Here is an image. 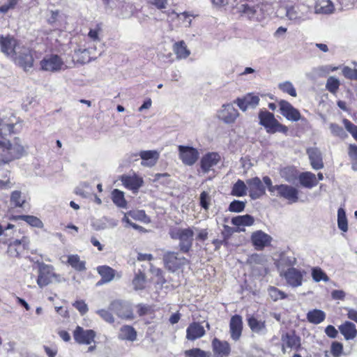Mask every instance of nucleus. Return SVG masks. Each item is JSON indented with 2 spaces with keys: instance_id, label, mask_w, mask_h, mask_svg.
Listing matches in <instances>:
<instances>
[{
  "instance_id": "nucleus-1",
  "label": "nucleus",
  "mask_w": 357,
  "mask_h": 357,
  "mask_svg": "<svg viewBox=\"0 0 357 357\" xmlns=\"http://www.w3.org/2000/svg\"><path fill=\"white\" fill-rule=\"evenodd\" d=\"M17 119L13 114L9 118L0 119V165L21 158L24 153V147L20 138L15 137L10 142L5 136L15 132Z\"/></svg>"
},
{
  "instance_id": "nucleus-2",
  "label": "nucleus",
  "mask_w": 357,
  "mask_h": 357,
  "mask_svg": "<svg viewBox=\"0 0 357 357\" xmlns=\"http://www.w3.org/2000/svg\"><path fill=\"white\" fill-rule=\"evenodd\" d=\"M36 264L38 269L36 282L40 288H43L52 282L61 283L66 281L64 278L54 272L53 266L39 261H37Z\"/></svg>"
},
{
  "instance_id": "nucleus-3",
  "label": "nucleus",
  "mask_w": 357,
  "mask_h": 357,
  "mask_svg": "<svg viewBox=\"0 0 357 357\" xmlns=\"http://www.w3.org/2000/svg\"><path fill=\"white\" fill-rule=\"evenodd\" d=\"M259 124L263 126L268 133L281 132L286 134L288 128L281 124L268 111H261L259 113Z\"/></svg>"
},
{
  "instance_id": "nucleus-4",
  "label": "nucleus",
  "mask_w": 357,
  "mask_h": 357,
  "mask_svg": "<svg viewBox=\"0 0 357 357\" xmlns=\"http://www.w3.org/2000/svg\"><path fill=\"white\" fill-rule=\"evenodd\" d=\"M169 235L173 239L179 240L181 251L188 252L192 245L194 232L190 228L173 229L169 231Z\"/></svg>"
},
{
  "instance_id": "nucleus-5",
  "label": "nucleus",
  "mask_w": 357,
  "mask_h": 357,
  "mask_svg": "<svg viewBox=\"0 0 357 357\" xmlns=\"http://www.w3.org/2000/svg\"><path fill=\"white\" fill-rule=\"evenodd\" d=\"M17 50V51L15 53V55L12 56L11 59L24 70H28L29 68H32L33 57L31 49L21 43L20 46Z\"/></svg>"
},
{
  "instance_id": "nucleus-6",
  "label": "nucleus",
  "mask_w": 357,
  "mask_h": 357,
  "mask_svg": "<svg viewBox=\"0 0 357 357\" xmlns=\"http://www.w3.org/2000/svg\"><path fill=\"white\" fill-rule=\"evenodd\" d=\"M165 267L170 272L174 273L188 263V260L181 257L178 252H167L163 255Z\"/></svg>"
},
{
  "instance_id": "nucleus-7",
  "label": "nucleus",
  "mask_w": 357,
  "mask_h": 357,
  "mask_svg": "<svg viewBox=\"0 0 357 357\" xmlns=\"http://www.w3.org/2000/svg\"><path fill=\"white\" fill-rule=\"evenodd\" d=\"M42 70L56 73L65 69L63 59L57 54L46 55L40 62Z\"/></svg>"
},
{
  "instance_id": "nucleus-8",
  "label": "nucleus",
  "mask_w": 357,
  "mask_h": 357,
  "mask_svg": "<svg viewBox=\"0 0 357 357\" xmlns=\"http://www.w3.org/2000/svg\"><path fill=\"white\" fill-rule=\"evenodd\" d=\"M298 193L299 190L296 188L290 185L280 184L278 185L274 196L283 198L289 204H294L298 202Z\"/></svg>"
},
{
  "instance_id": "nucleus-9",
  "label": "nucleus",
  "mask_w": 357,
  "mask_h": 357,
  "mask_svg": "<svg viewBox=\"0 0 357 357\" xmlns=\"http://www.w3.org/2000/svg\"><path fill=\"white\" fill-rule=\"evenodd\" d=\"M305 274V271L291 267L287 268L280 275L285 278L288 285L295 288L302 285Z\"/></svg>"
},
{
  "instance_id": "nucleus-10",
  "label": "nucleus",
  "mask_w": 357,
  "mask_h": 357,
  "mask_svg": "<svg viewBox=\"0 0 357 357\" xmlns=\"http://www.w3.org/2000/svg\"><path fill=\"white\" fill-rule=\"evenodd\" d=\"M178 150L179 158L185 165H193L199 158L198 151L192 146L179 145Z\"/></svg>"
},
{
  "instance_id": "nucleus-11",
  "label": "nucleus",
  "mask_w": 357,
  "mask_h": 357,
  "mask_svg": "<svg viewBox=\"0 0 357 357\" xmlns=\"http://www.w3.org/2000/svg\"><path fill=\"white\" fill-rule=\"evenodd\" d=\"M21 43L10 36H0V48L1 51L8 57L12 58L17 49L20 46Z\"/></svg>"
},
{
  "instance_id": "nucleus-12",
  "label": "nucleus",
  "mask_w": 357,
  "mask_h": 357,
  "mask_svg": "<svg viewBox=\"0 0 357 357\" xmlns=\"http://www.w3.org/2000/svg\"><path fill=\"white\" fill-rule=\"evenodd\" d=\"M238 116V111L232 104L223 105L218 112V119L227 124L234 123Z\"/></svg>"
},
{
  "instance_id": "nucleus-13",
  "label": "nucleus",
  "mask_w": 357,
  "mask_h": 357,
  "mask_svg": "<svg viewBox=\"0 0 357 357\" xmlns=\"http://www.w3.org/2000/svg\"><path fill=\"white\" fill-rule=\"evenodd\" d=\"M249 195L252 199L260 198L266 194V189L259 177H254L246 181Z\"/></svg>"
},
{
  "instance_id": "nucleus-14",
  "label": "nucleus",
  "mask_w": 357,
  "mask_h": 357,
  "mask_svg": "<svg viewBox=\"0 0 357 357\" xmlns=\"http://www.w3.org/2000/svg\"><path fill=\"white\" fill-rule=\"evenodd\" d=\"M110 310L120 318L126 319H132L134 318L132 308L126 303L115 301L111 303Z\"/></svg>"
},
{
  "instance_id": "nucleus-15",
  "label": "nucleus",
  "mask_w": 357,
  "mask_h": 357,
  "mask_svg": "<svg viewBox=\"0 0 357 357\" xmlns=\"http://www.w3.org/2000/svg\"><path fill=\"white\" fill-rule=\"evenodd\" d=\"M220 160V155L218 153H208L202 156L200 160V167L204 173H208L213 167L218 165Z\"/></svg>"
},
{
  "instance_id": "nucleus-16",
  "label": "nucleus",
  "mask_w": 357,
  "mask_h": 357,
  "mask_svg": "<svg viewBox=\"0 0 357 357\" xmlns=\"http://www.w3.org/2000/svg\"><path fill=\"white\" fill-rule=\"evenodd\" d=\"M259 102V96L253 93H248L242 98H236L234 101V103L236 104L243 112L246 111L248 107H256Z\"/></svg>"
},
{
  "instance_id": "nucleus-17",
  "label": "nucleus",
  "mask_w": 357,
  "mask_h": 357,
  "mask_svg": "<svg viewBox=\"0 0 357 357\" xmlns=\"http://www.w3.org/2000/svg\"><path fill=\"white\" fill-rule=\"evenodd\" d=\"M280 110L287 119L292 121H297L301 119L299 111L294 108L289 102L281 100L279 102Z\"/></svg>"
},
{
  "instance_id": "nucleus-18",
  "label": "nucleus",
  "mask_w": 357,
  "mask_h": 357,
  "mask_svg": "<svg viewBox=\"0 0 357 357\" xmlns=\"http://www.w3.org/2000/svg\"><path fill=\"white\" fill-rule=\"evenodd\" d=\"M272 240V238L265 232L259 230L252 233L251 236V241L253 245L257 250H261L265 247L268 246Z\"/></svg>"
},
{
  "instance_id": "nucleus-19",
  "label": "nucleus",
  "mask_w": 357,
  "mask_h": 357,
  "mask_svg": "<svg viewBox=\"0 0 357 357\" xmlns=\"http://www.w3.org/2000/svg\"><path fill=\"white\" fill-rule=\"evenodd\" d=\"M73 336L78 343L90 344L94 340L95 332L92 330H84L82 327L77 326Z\"/></svg>"
},
{
  "instance_id": "nucleus-20",
  "label": "nucleus",
  "mask_w": 357,
  "mask_h": 357,
  "mask_svg": "<svg viewBox=\"0 0 357 357\" xmlns=\"http://www.w3.org/2000/svg\"><path fill=\"white\" fill-rule=\"evenodd\" d=\"M212 346L215 357H227L230 354L231 348L226 341H220L215 338L212 342Z\"/></svg>"
},
{
  "instance_id": "nucleus-21",
  "label": "nucleus",
  "mask_w": 357,
  "mask_h": 357,
  "mask_svg": "<svg viewBox=\"0 0 357 357\" xmlns=\"http://www.w3.org/2000/svg\"><path fill=\"white\" fill-rule=\"evenodd\" d=\"M121 182L123 185L129 190L137 192L139 188L143 185V179L136 175L128 176L123 175L121 176Z\"/></svg>"
},
{
  "instance_id": "nucleus-22",
  "label": "nucleus",
  "mask_w": 357,
  "mask_h": 357,
  "mask_svg": "<svg viewBox=\"0 0 357 357\" xmlns=\"http://www.w3.org/2000/svg\"><path fill=\"white\" fill-rule=\"evenodd\" d=\"M282 351L285 352V348L297 350L301 347V339L294 333H287L282 336Z\"/></svg>"
},
{
  "instance_id": "nucleus-23",
  "label": "nucleus",
  "mask_w": 357,
  "mask_h": 357,
  "mask_svg": "<svg viewBox=\"0 0 357 357\" xmlns=\"http://www.w3.org/2000/svg\"><path fill=\"white\" fill-rule=\"evenodd\" d=\"M231 337L234 340H238L241 335L243 328L242 318L234 315L231 318L229 324Z\"/></svg>"
},
{
  "instance_id": "nucleus-24",
  "label": "nucleus",
  "mask_w": 357,
  "mask_h": 357,
  "mask_svg": "<svg viewBox=\"0 0 357 357\" xmlns=\"http://www.w3.org/2000/svg\"><path fill=\"white\" fill-rule=\"evenodd\" d=\"M310 164L314 169H320L324 167V162L320 151L317 148H310L307 150Z\"/></svg>"
},
{
  "instance_id": "nucleus-25",
  "label": "nucleus",
  "mask_w": 357,
  "mask_h": 357,
  "mask_svg": "<svg viewBox=\"0 0 357 357\" xmlns=\"http://www.w3.org/2000/svg\"><path fill=\"white\" fill-rule=\"evenodd\" d=\"M139 155L142 160V165L150 167L154 166L159 158V153L156 151H142Z\"/></svg>"
},
{
  "instance_id": "nucleus-26",
  "label": "nucleus",
  "mask_w": 357,
  "mask_h": 357,
  "mask_svg": "<svg viewBox=\"0 0 357 357\" xmlns=\"http://www.w3.org/2000/svg\"><path fill=\"white\" fill-rule=\"evenodd\" d=\"M205 334L204 327L199 323H192L186 330V338L189 340H195L203 337Z\"/></svg>"
},
{
  "instance_id": "nucleus-27",
  "label": "nucleus",
  "mask_w": 357,
  "mask_h": 357,
  "mask_svg": "<svg viewBox=\"0 0 357 357\" xmlns=\"http://www.w3.org/2000/svg\"><path fill=\"white\" fill-rule=\"evenodd\" d=\"M334 10L335 7L331 0H317L315 3V13L331 14Z\"/></svg>"
},
{
  "instance_id": "nucleus-28",
  "label": "nucleus",
  "mask_w": 357,
  "mask_h": 357,
  "mask_svg": "<svg viewBox=\"0 0 357 357\" xmlns=\"http://www.w3.org/2000/svg\"><path fill=\"white\" fill-rule=\"evenodd\" d=\"M248 324L252 332L258 334H265L266 326L265 321L258 320L255 317L248 318Z\"/></svg>"
},
{
  "instance_id": "nucleus-29",
  "label": "nucleus",
  "mask_w": 357,
  "mask_h": 357,
  "mask_svg": "<svg viewBox=\"0 0 357 357\" xmlns=\"http://www.w3.org/2000/svg\"><path fill=\"white\" fill-rule=\"evenodd\" d=\"M298 178L301 185L307 188H312L318 183L315 174L310 172L301 173Z\"/></svg>"
},
{
  "instance_id": "nucleus-30",
  "label": "nucleus",
  "mask_w": 357,
  "mask_h": 357,
  "mask_svg": "<svg viewBox=\"0 0 357 357\" xmlns=\"http://www.w3.org/2000/svg\"><path fill=\"white\" fill-rule=\"evenodd\" d=\"M173 51L178 59H185L190 54V51L183 40L175 43L173 45Z\"/></svg>"
},
{
  "instance_id": "nucleus-31",
  "label": "nucleus",
  "mask_w": 357,
  "mask_h": 357,
  "mask_svg": "<svg viewBox=\"0 0 357 357\" xmlns=\"http://www.w3.org/2000/svg\"><path fill=\"white\" fill-rule=\"evenodd\" d=\"M339 329L346 340H353L357 335L355 324L349 321L342 324Z\"/></svg>"
},
{
  "instance_id": "nucleus-32",
  "label": "nucleus",
  "mask_w": 357,
  "mask_h": 357,
  "mask_svg": "<svg viewBox=\"0 0 357 357\" xmlns=\"http://www.w3.org/2000/svg\"><path fill=\"white\" fill-rule=\"evenodd\" d=\"M98 273L102 278V282H109L115 277L116 271L108 266H100L97 268Z\"/></svg>"
},
{
  "instance_id": "nucleus-33",
  "label": "nucleus",
  "mask_w": 357,
  "mask_h": 357,
  "mask_svg": "<svg viewBox=\"0 0 357 357\" xmlns=\"http://www.w3.org/2000/svg\"><path fill=\"white\" fill-rule=\"evenodd\" d=\"M119 337L121 340L135 341L137 337V333L134 328L130 326H124L121 328Z\"/></svg>"
},
{
  "instance_id": "nucleus-34",
  "label": "nucleus",
  "mask_w": 357,
  "mask_h": 357,
  "mask_svg": "<svg viewBox=\"0 0 357 357\" xmlns=\"http://www.w3.org/2000/svg\"><path fill=\"white\" fill-rule=\"evenodd\" d=\"M326 318V314L324 312L320 310H313L309 311L307 314V319L309 322L314 324H319L324 321Z\"/></svg>"
},
{
  "instance_id": "nucleus-35",
  "label": "nucleus",
  "mask_w": 357,
  "mask_h": 357,
  "mask_svg": "<svg viewBox=\"0 0 357 357\" xmlns=\"http://www.w3.org/2000/svg\"><path fill=\"white\" fill-rule=\"evenodd\" d=\"M255 220L250 215H238L231 219V223L235 226H251Z\"/></svg>"
},
{
  "instance_id": "nucleus-36",
  "label": "nucleus",
  "mask_w": 357,
  "mask_h": 357,
  "mask_svg": "<svg viewBox=\"0 0 357 357\" xmlns=\"http://www.w3.org/2000/svg\"><path fill=\"white\" fill-rule=\"evenodd\" d=\"M287 17L290 20L295 22H302L305 20L304 15L301 13V9L298 6H292L287 10Z\"/></svg>"
},
{
  "instance_id": "nucleus-37",
  "label": "nucleus",
  "mask_w": 357,
  "mask_h": 357,
  "mask_svg": "<svg viewBox=\"0 0 357 357\" xmlns=\"http://www.w3.org/2000/svg\"><path fill=\"white\" fill-rule=\"evenodd\" d=\"M248 185L242 180L238 179L233 185L231 194L236 197H243L246 195Z\"/></svg>"
},
{
  "instance_id": "nucleus-38",
  "label": "nucleus",
  "mask_w": 357,
  "mask_h": 357,
  "mask_svg": "<svg viewBox=\"0 0 357 357\" xmlns=\"http://www.w3.org/2000/svg\"><path fill=\"white\" fill-rule=\"evenodd\" d=\"M112 201L113 202L118 206L122 208H126L127 207V202L124 198V193L118 190L114 189L112 193Z\"/></svg>"
},
{
  "instance_id": "nucleus-39",
  "label": "nucleus",
  "mask_w": 357,
  "mask_h": 357,
  "mask_svg": "<svg viewBox=\"0 0 357 357\" xmlns=\"http://www.w3.org/2000/svg\"><path fill=\"white\" fill-rule=\"evenodd\" d=\"M68 263L78 271H82L86 269L85 262L81 261L77 255H69L68 257Z\"/></svg>"
},
{
  "instance_id": "nucleus-40",
  "label": "nucleus",
  "mask_w": 357,
  "mask_h": 357,
  "mask_svg": "<svg viewBox=\"0 0 357 357\" xmlns=\"http://www.w3.org/2000/svg\"><path fill=\"white\" fill-rule=\"evenodd\" d=\"M238 12L241 13L242 15L249 18L252 19L257 12L256 7L255 6H250L247 3H243L240 5L238 7Z\"/></svg>"
},
{
  "instance_id": "nucleus-41",
  "label": "nucleus",
  "mask_w": 357,
  "mask_h": 357,
  "mask_svg": "<svg viewBox=\"0 0 357 357\" xmlns=\"http://www.w3.org/2000/svg\"><path fill=\"white\" fill-rule=\"evenodd\" d=\"M146 284V275L142 272L139 271L138 273H136L133 280H132V285L135 290H142L145 287Z\"/></svg>"
},
{
  "instance_id": "nucleus-42",
  "label": "nucleus",
  "mask_w": 357,
  "mask_h": 357,
  "mask_svg": "<svg viewBox=\"0 0 357 357\" xmlns=\"http://www.w3.org/2000/svg\"><path fill=\"white\" fill-rule=\"evenodd\" d=\"M337 225L339 229L343 231L348 230L346 213L342 208H340L337 211Z\"/></svg>"
},
{
  "instance_id": "nucleus-43",
  "label": "nucleus",
  "mask_w": 357,
  "mask_h": 357,
  "mask_svg": "<svg viewBox=\"0 0 357 357\" xmlns=\"http://www.w3.org/2000/svg\"><path fill=\"white\" fill-rule=\"evenodd\" d=\"M312 277L313 280L316 282H319L321 280L324 282L329 280L328 275L319 267H314L312 269Z\"/></svg>"
},
{
  "instance_id": "nucleus-44",
  "label": "nucleus",
  "mask_w": 357,
  "mask_h": 357,
  "mask_svg": "<svg viewBox=\"0 0 357 357\" xmlns=\"http://www.w3.org/2000/svg\"><path fill=\"white\" fill-rule=\"evenodd\" d=\"M278 88L284 93H287L292 97H296L297 93L293 84L289 81L281 82Z\"/></svg>"
},
{
  "instance_id": "nucleus-45",
  "label": "nucleus",
  "mask_w": 357,
  "mask_h": 357,
  "mask_svg": "<svg viewBox=\"0 0 357 357\" xmlns=\"http://www.w3.org/2000/svg\"><path fill=\"white\" fill-rule=\"evenodd\" d=\"M185 357H211L209 351H205L198 348L186 350L184 352Z\"/></svg>"
},
{
  "instance_id": "nucleus-46",
  "label": "nucleus",
  "mask_w": 357,
  "mask_h": 357,
  "mask_svg": "<svg viewBox=\"0 0 357 357\" xmlns=\"http://www.w3.org/2000/svg\"><path fill=\"white\" fill-rule=\"evenodd\" d=\"M98 43H93V42L90 40H86L84 42V44L83 45V48H79L78 53H80L81 54H95V52L96 51V45Z\"/></svg>"
},
{
  "instance_id": "nucleus-47",
  "label": "nucleus",
  "mask_w": 357,
  "mask_h": 357,
  "mask_svg": "<svg viewBox=\"0 0 357 357\" xmlns=\"http://www.w3.org/2000/svg\"><path fill=\"white\" fill-rule=\"evenodd\" d=\"M21 220H24L26 222H27L31 226L37 227V228H42L43 226V222L38 218L37 217L33 216V215H21L20 217Z\"/></svg>"
},
{
  "instance_id": "nucleus-48",
  "label": "nucleus",
  "mask_w": 357,
  "mask_h": 357,
  "mask_svg": "<svg viewBox=\"0 0 357 357\" xmlns=\"http://www.w3.org/2000/svg\"><path fill=\"white\" fill-rule=\"evenodd\" d=\"M101 31V28L99 25H97L96 28L94 29H91L87 35V40H90L93 43H98L100 42V33Z\"/></svg>"
},
{
  "instance_id": "nucleus-49",
  "label": "nucleus",
  "mask_w": 357,
  "mask_h": 357,
  "mask_svg": "<svg viewBox=\"0 0 357 357\" xmlns=\"http://www.w3.org/2000/svg\"><path fill=\"white\" fill-rule=\"evenodd\" d=\"M340 81L334 77H330L326 82V88L332 93H335L340 86Z\"/></svg>"
},
{
  "instance_id": "nucleus-50",
  "label": "nucleus",
  "mask_w": 357,
  "mask_h": 357,
  "mask_svg": "<svg viewBox=\"0 0 357 357\" xmlns=\"http://www.w3.org/2000/svg\"><path fill=\"white\" fill-rule=\"evenodd\" d=\"M268 291L271 298L275 301H278V299H284L287 297V295L284 292L280 291L275 287H270L268 289Z\"/></svg>"
},
{
  "instance_id": "nucleus-51",
  "label": "nucleus",
  "mask_w": 357,
  "mask_h": 357,
  "mask_svg": "<svg viewBox=\"0 0 357 357\" xmlns=\"http://www.w3.org/2000/svg\"><path fill=\"white\" fill-rule=\"evenodd\" d=\"M280 174L285 181L289 183L293 182L296 178L294 169L291 167L284 168L281 170Z\"/></svg>"
},
{
  "instance_id": "nucleus-52",
  "label": "nucleus",
  "mask_w": 357,
  "mask_h": 357,
  "mask_svg": "<svg viewBox=\"0 0 357 357\" xmlns=\"http://www.w3.org/2000/svg\"><path fill=\"white\" fill-rule=\"evenodd\" d=\"M10 202L15 206L20 207V206H22L25 200L22 197L21 192L18 191V190H15V191H13L11 194Z\"/></svg>"
},
{
  "instance_id": "nucleus-53",
  "label": "nucleus",
  "mask_w": 357,
  "mask_h": 357,
  "mask_svg": "<svg viewBox=\"0 0 357 357\" xmlns=\"http://www.w3.org/2000/svg\"><path fill=\"white\" fill-rule=\"evenodd\" d=\"M248 261L250 264L256 265L261 264L264 265L267 261L266 258L263 255L253 254L249 257Z\"/></svg>"
},
{
  "instance_id": "nucleus-54",
  "label": "nucleus",
  "mask_w": 357,
  "mask_h": 357,
  "mask_svg": "<svg viewBox=\"0 0 357 357\" xmlns=\"http://www.w3.org/2000/svg\"><path fill=\"white\" fill-rule=\"evenodd\" d=\"M245 207V202L239 200H234L230 203L228 209L230 212L240 213L244 210Z\"/></svg>"
},
{
  "instance_id": "nucleus-55",
  "label": "nucleus",
  "mask_w": 357,
  "mask_h": 357,
  "mask_svg": "<svg viewBox=\"0 0 357 357\" xmlns=\"http://www.w3.org/2000/svg\"><path fill=\"white\" fill-rule=\"evenodd\" d=\"M330 130L334 136H337L340 138H344L347 137V133L344 130L343 128L336 123H331Z\"/></svg>"
},
{
  "instance_id": "nucleus-56",
  "label": "nucleus",
  "mask_w": 357,
  "mask_h": 357,
  "mask_svg": "<svg viewBox=\"0 0 357 357\" xmlns=\"http://www.w3.org/2000/svg\"><path fill=\"white\" fill-rule=\"evenodd\" d=\"M343 352V345L338 342H333L331 346V353L334 357H340Z\"/></svg>"
},
{
  "instance_id": "nucleus-57",
  "label": "nucleus",
  "mask_w": 357,
  "mask_h": 357,
  "mask_svg": "<svg viewBox=\"0 0 357 357\" xmlns=\"http://www.w3.org/2000/svg\"><path fill=\"white\" fill-rule=\"evenodd\" d=\"M78 52H79V50H76L75 52V56L77 57V61L81 63H89L92 59H96L97 57V56H94L93 54H81L80 53H78V54H77Z\"/></svg>"
},
{
  "instance_id": "nucleus-58",
  "label": "nucleus",
  "mask_w": 357,
  "mask_h": 357,
  "mask_svg": "<svg viewBox=\"0 0 357 357\" xmlns=\"http://www.w3.org/2000/svg\"><path fill=\"white\" fill-rule=\"evenodd\" d=\"M19 0H6L2 6H0V12L6 13L9 10L14 9Z\"/></svg>"
},
{
  "instance_id": "nucleus-59",
  "label": "nucleus",
  "mask_w": 357,
  "mask_h": 357,
  "mask_svg": "<svg viewBox=\"0 0 357 357\" xmlns=\"http://www.w3.org/2000/svg\"><path fill=\"white\" fill-rule=\"evenodd\" d=\"M343 123L347 130L357 140V126L347 119H344Z\"/></svg>"
},
{
  "instance_id": "nucleus-60",
  "label": "nucleus",
  "mask_w": 357,
  "mask_h": 357,
  "mask_svg": "<svg viewBox=\"0 0 357 357\" xmlns=\"http://www.w3.org/2000/svg\"><path fill=\"white\" fill-rule=\"evenodd\" d=\"M211 202V196L205 191L202 192L200 195V205L202 208L207 210L209 207Z\"/></svg>"
},
{
  "instance_id": "nucleus-61",
  "label": "nucleus",
  "mask_w": 357,
  "mask_h": 357,
  "mask_svg": "<svg viewBox=\"0 0 357 357\" xmlns=\"http://www.w3.org/2000/svg\"><path fill=\"white\" fill-rule=\"evenodd\" d=\"M263 182L266 185V187H267L269 192L271 193V195H275V190H276V188H278V185H273V183H272L271 179L268 176H267L263 177Z\"/></svg>"
},
{
  "instance_id": "nucleus-62",
  "label": "nucleus",
  "mask_w": 357,
  "mask_h": 357,
  "mask_svg": "<svg viewBox=\"0 0 357 357\" xmlns=\"http://www.w3.org/2000/svg\"><path fill=\"white\" fill-rule=\"evenodd\" d=\"M10 172L7 171L6 174L2 176L3 179H0V188L8 189L13 186L8 176Z\"/></svg>"
},
{
  "instance_id": "nucleus-63",
  "label": "nucleus",
  "mask_w": 357,
  "mask_h": 357,
  "mask_svg": "<svg viewBox=\"0 0 357 357\" xmlns=\"http://www.w3.org/2000/svg\"><path fill=\"white\" fill-rule=\"evenodd\" d=\"M98 314L107 322L113 323L114 319L110 312L106 310H100L98 311Z\"/></svg>"
},
{
  "instance_id": "nucleus-64",
  "label": "nucleus",
  "mask_w": 357,
  "mask_h": 357,
  "mask_svg": "<svg viewBox=\"0 0 357 357\" xmlns=\"http://www.w3.org/2000/svg\"><path fill=\"white\" fill-rule=\"evenodd\" d=\"M73 306L82 314H84L88 311V306L83 301H77L73 303Z\"/></svg>"
}]
</instances>
